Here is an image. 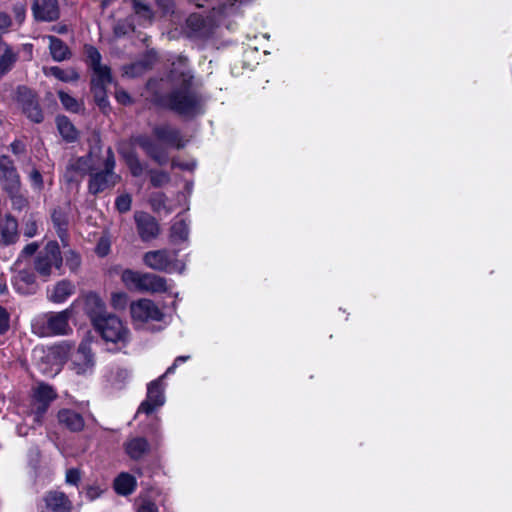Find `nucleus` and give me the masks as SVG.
Segmentation results:
<instances>
[{"mask_svg":"<svg viewBox=\"0 0 512 512\" xmlns=\"http://www.w3.org/2000/svg\"><path fill=\"white\" fill-rule=\"evenodd\" d=\"M113 488L118 495H128V473H120L113 483Z\"/></svg>","mask_w":512,"mask_h":512,"instance_id":"37","label":"nucleus"},{"mask_svg":"<svg viewBox=\"0 0 512 512\" xmlns=\"http://www.w3.org/2000/svg\"><path fill=\"white\" fill-rule=\"evenodd\" d=\"M157 140L166 146L175 147L177 149L184 146L180 132L169 125H162L155 129Z\"/></svg>","mask_w":512,"mask_h":512,"instance_id":"18","label":"nucleus"},{"mask_svg":"<svg viewBox=\"0 0 512 512\" xmlns=\"http://www.w3.org/2000/svg\"><path fill=\"white\" fill-rule=\"evenodd\" d=\"M59 423L64 425L71 431L78 432L84 427V420L82 416L70 409H62L58 412Z\"/></svg>","mask_w":512,"mask_h":512,"instance_id":"23","label":"nucleus"},{"mask_svg":"<svg viewBox=\"0 0 512 512\" xmlns=\"http://www.w3.org/2000/svg\"><path fill=\"white\" fill-rule=\"evenodd\" d=\"M170 237L172 242L180 243L188 240L189 224L182 218H176L170 229Z\"/></svg>","mask_w":512,"mask_h":512,"instance_id":"26","label":"nucleus"},{"mask_svg":"<svg viewBox=\"0 0 512 512\" xmlns=\"http://www.w3.org/2000/svg\"><path fill=\"white\" fill-rule=\"evenodd\" d=\"M45 511L44 512H70L71 504L64 493L52 491L44 497Z\"/></svg>","mask_w":512,"mask_h":512,"instance_id":"17","label":"nucleus"},{"mask_svg":"<svg viewBox=\"0 0 512 512\" xmlns=\"http://www.w3.org/2000/svg\"><path fill=\"white\" fill-rule=\"evenodd\" d=\"M189 359H190V356H178V357L175 359V361H174V362H175L177 365H179L180 363H184V362H186V361H187V360H189Z\"/></svg>","mask_w":512,"mask_h":512,"instance_id":"61","label":"nucleus"},{"mask_svg":"<svg viewBox=\"0 0 512 512\" xmlns=\"http://www.w3.org/2000/svg\"><path fill=\"white\" fill-rule=\"evenodd\" d=\"M84 310L94 324L106 315L103 301L93 293L84 297Z\"/></svg>","mask_w":512,"mask_h":512,"instance_id":"19","label":"nucleus"},{"mask_svg":"<svg viewBox=\"0 0 512 512\" xmlns=\"http://www.w3.org/2000/svg\"><path fill=\"white\" fill-rule=\"evenodd\" d=\"M111 82V76L108 79L95 83V78L91 80L92 91L94 93L95 100L100 107L106 106V86Z\"/></svg>","mask_w":512,"mask_h":512,"instance_id":"33","label":"nucleus"},{"mask_svg":"<svg viewBox=\"0 0 512 512\" xmlns=\"http://www.w3.org/2000/svg\"><path fill=\"white\" fill-rule=\"evenodd\" d=\"M62 261L59 245L56 242H49L38 253L35 259V270L44 280H47L54 270H60Z\"/></svg>","mask_w":512,"mask_h":512,"instance_id":"7","label":"nucleus"},{"mask_svg":"<svg viewBox=\"0 0 512 512\" xmlns=\"http://www.w3.org/2000/svg\"><path fill=\"white\" fill-rule=\"evenodd\" d=\"M142 146L146 149L147 153L159 164H164L168 161V152L166 148L160 147L158 144L150 141H144Z\"/></svg>","mask_w":512,"mask_h":512,"instance_id":"32","label":"nucleus"},{"mask_svg":"<svg viewBox=\"0 0 512 512\" xmlns=\"http://www.w3.org/2000/svg\"><path fill=\"white\" fill-rule=\"evenodd\" d=\"M47 39L52 58L55 61L65 60L68 56V47L55 36H48Z\"/></svg>","mask_w":512,"mask_h":512,"instance_id":"28","label":"nucleus"},{"mask_svg":"<svg viewBox=\"0 0 512 512\" xmlns=\"http://www.w3.org/2000/svg\"><path fill=\"white\" fill-rule=\"evenodd\" d=\"M144 264L152 270L182 273L185 264L177 259L176 253L166 249L148 251L143 255Z\"/></svg>","mask_w":512,"mask_h":512,"instance_id":"4","label":"nucleus"},{"mask_svg":"<svg viewBox=\"0 0 512 512\" xmlns=\"http://www.w3.org/2000/svg\"><path fill=\"white\" fill-rule=\"evenodd\" d=\"M116 98L120 103L124 105L128 102V94L125 91L117 92Z\"/></svg>","mask_w":512,"mask_h":512,"instance_id":"58","label":"nucleus"},{"mask_svg":"<svg viewBox=\"0 0 512 512\" xmlns=\"http://www.w3.org/2000/svg\"><path fill=\"white\" fill-rule=\"evenodd\" d=\"M135 221L138 233L142 240L149 241L156 238L159 234V225L156 220L146 213H136Z\"/></svg>","mask_w":512,"mask_h":512,"instance_id":"15","label":"nucleus"},{"mask_svg":"<svg viewBox=\"0 0 512 512\" xmlns=\"http://www.w3.org/2000/svg\"><path fill=\"white\" fill-rule=\"evenodd\" d=\"M111 302L115 309H124L128 303V298L123 292H115L112 294Z\"/></svg>","mask_w":512,"mask_h":512,"instance_id":"41","label":"nucleus"},{"mask_svg":"<svg viewBox=\"0 0 512 512\" xmlns=\"http://www.w3.org/2000/svg\"><path fill=\"white\" fill-rule=\"evenodd\" d=\"M94 142L96 145L91 147L87 155L70 160L66 174L69 181L75 180L77 176L83 177L85 175H91L104 164L106 151H103L102 148L98 146L99 140L97 137L94 138Z\"/></svg>","mask_w":512,"mask_h":512,"instance_id":"3","label":"nucleus"},{"mask_svg":"<svg viewBox=\"0 0 512 512\" xmlns=\"http://www.w3.org/2000/svg\"><path fill=\"white\" fill-rule=\"evenodd\" d=\"M150 450V445L146 438L136 437L130 440V459H141Z\"/></svg>","mask_w":512,"mask_h":512,"instance_id":"29","label":"nucleus"},{"mask_svg":"<svg viewBox=\"0 0 512 512\" xmlns=\"http://www.w3.org/2000/svg\"><path fill=\"white\" fill-rule=\"evenodd\" d=\"M114 159L110 149L106 150V159L99 170L94 171L90 175L88 189L89 192L96 195L111 187L117 182V176L113 172Z\"/></svg>","mask_w":512,"mask_h":512,"instance_id":"5","label":"nucleus"},{"mask_svg":"<svg viewBox=\"0 0 512 512\" xmlns=\"http://www.w3.org/2000/svg\"><path fill=\"white\" fill-rule=\"evenodd\" d=\"M14 287L21 294L32 293L35 289V276L29 270H21L14 278Z\"/></svg>","mask_w":512,"mask_h":512,"instance_id":"24","label":"nucleus"},{"mask_svg":"<svg viewBox=\"0 0 512 512\" xmlns=\"http://www.w3.org/2000/svg\"><path fill=\"white\" fill-rule=\"evenodd\" d=\"M0 182L3 189L9 194L19 192L20 179L13 164V161L8 156H0Z\"/></svg>","mask_w":512,"mask_h":512,"instance_id":"11","label":"nucleus"},{"mask_svg":"<svg viewBox=\"0 0 512 512\" xmlns=\"http://www.w3.org/2000/svg\"><path fill=\"white\" fill-rule=\"evenodd\" d=\"M109 248H110V245H109L108 240L100 239V241L98 242V244L96 246L95 251L99 256L103 257L108 254Z\"/></svg>","mask_w":512,"mask_h":512,"instance_id":"50","label":"nucleus"},{"mask_svg":"<svg viewBox=\"0 0 512 512\" xmlns=\"http://www.w3.org/2000/svg\"><path fill=\"white\" fill-rule=\"evenodd\" d=\"M37 248L38 246L35 243H31L24 248L23 252L27 255H32L36 252Z\"/></svg>","mask_w":512,"mask_h":512,"instance_id":"59","label":"nucleus"},{"mask_svg":"<svg viewBox=\"0 0 512 512\" xmlns=\"http://www.w3.org/2000/svg\"><path fill=\"white\" fill-rule=\"evenodd\" d=\"M105 489L100 487L99 485H90L86 488V498L90 501H94L97 498L101 497L104 493Z\"/></svg>","mask_w":512,"mask_h":512,"instance_id":"42","label":"nucleus"},{"mask_svg":"<svg viewBox=\"0 0 512 512\" xmlns=\"http://www.w3.org/2000/svg\"><path fill=\"white\" fill-rule=\"evenodd\" d=\"M17 221L7 216L0 224L1 242L5 245L14 243L17 239Z\"/></svg>","mask_w":512,"mask_h":512,"instance_id":"25","label":"nucleus"},{"mask_svg":"<svg viewBox=\"0 0 512 512\" xmlns=\"http://www.w3.org/2000/svg\"><path fill=\"white\" fill-rule=\"evenodd\" d=\"M11 18L7 13L0 12V33H4L11 26Z\"/></svg>","mask_w":512,"mask_h":512,"instance_id":"52","label":"nucleus"},{"mask_svg":"<svg viewBox=\"0 0 512 512\" xmlns=\"http://www.w3.org/2000/svg\"><path fill=\"white\" fill-rule=\"evenodd\" d=\"M45 73L47 75H52L63 82H74L79 78L78 73L72 68L61 69L60 67L54 66L45 69Z\"/></svg>","mask_w":512,"mask_h":512,"instance_id":"31","label":"nucleus"},{"mask_svg":"<svg viewBox=\"0 0 512 512\" xmlns=\"http://www.w3.org/2000/svg\"><path fill=\"white\" fill-rule=\"evenodd\" d=\"M177 364L174 362L170 367L167 368L166 372L162 375L164 376V378L169 375V374H173L177 368Z\"/></svg>","mask_w":512,"mask_h":512,"instance_id":"60","label":"nucleus"},{"mask_svg":"<svg viewBox=\"0 0 512 512\" xmlns=\"http://www.w3.org/2000/svg\"><path fill=\"white\" fill-rule=\"evenodd\" d=\"M130 314L137 327L149 321H160L163 318L162 311L149 299H141L130 304Z\"/></svg>","mask_w":512,"mask_h":512,"instance_id":"10","label":"nucleus"},{"mask_svg":"<svg viewBox=\"0 0 512 512\" xmlns=\"http://www.w3.org/2000/svg\"><path fill=\"white\" fill-rule=\"evenodd\" d=\"M75 291V286L67 280L59 281L48 291V299L53 303H62Z\"/></svg>","mask_w":512,"mask_h":512,"instance_id":"22","label":"nucleus"},{"mask_svg":"<svg viewBox=\"0 0 512 512\" xmlns=\"http://www.w3.org/2000/svg\"><path fill=\"white\" fill-rule=\"evenodd\" d=\"M150 202L153 210L158 214L168 215L174 210L173 205L168 202L167 197L163 193L153 194Z\"/></svg>","mask_w":512,"mask_h":512,"instance_id":"30","label":"nucleus"},{"mask_svg":"<svg viewBox=\"0 0 512 512\" xmlns=\"http://www.w3.org/2000/svg\"><path fill=\"white\" fill-rule=\"evenodd\" d=\"M9 328V315L7 311L0 307V334L6 332Z\"/></svg>","mask_w":512,"mask_h":512,"instance_id":"47","label":"nucleus"},{"mask_svg":"<svg viewBox=\"0 0 512 512\" xmlns=\"http://www.w3.org/2000/svg\"><path fill=\"white\" fill-rule=\"evenodd\" d=\"M13 13L16 20L21 24L25 19L26 8L23 4H16L13 7Z\"/></svg>","mask_w":512,"mask_h":512,"instance_id":"51","label":"nucleus"},{"mask_svg":"<svg viewBox=\"0 0 512 512\" xmlns=\"http://www.w3.org/2000/svg\"><path fill=\"white\" fill-rule=\"evenodd\" d=\"M94 325L106 341L116 343L123 338V324L119 318L114 315H105Z\"/></svg>","mask_w":512,"mask_h":512,"instance_id":"12","label":"nucleus"},{"mask_svg":"<svg viewBox=\"0 0 512 512\" xmlns=\"http://www.w3.org/2000/svg\"><path fill=\"white\" fill-rule=\"evenodd\" d=\"M57 126L60 134L67 141H73L77 137V132L72 125V123L68 120V118L62 116L57 118Z\"/></svg>","mask_w":512,"mask_h":512,"instance_id":"34","label":"nucleus"},{"mask_svg":"<svg viewBox=\"0 0 512 512\" xmlns=\"http://www.w3.org/2000/svg\"><path fill=\"white\" fill-rule=\"evenodd\" d=\"M69 350H70V348L66 344H60V345L51 347L47 353V358H53L54 363L50 367V369L41 368L43 373L51 374V375L57 374L60 371L61 365L65 362V360L68 356Z\"/></svg>","mask_w":512,"mask_h":512,"instance_id":"20","label":"nucleus"},{"mask_svg":"<svg viewBox=\"0 0 512 512\" xmlns=\"http://www.w3.org/2000/svg\"><path fill=\"white\" fill-rule=\"evenodd\" d=\"M55 397L53 388L46 384H39L33 390L31 413L35 423L41 424L44 414Z\"/></svg>","mask_w":512,"mask_h":512,"instance_id":"9","label":"nucleus"},{"mask_svg":"<svg viewBox=\"0 0 512 512\" xmlns=\"http://www.w3.org/2000/svg\"><path fill=\"white\" fill-rule=\"evenodd\" d=\"M29 178L34 188L41 189L43 187L42 175L37 169H33L30 172Z\"/></svg>","mask_w":512,"mask_h":512,"instance_id":"45","label":"nucleus"},{"mask_svg":"<svg viewBox=\"0 0 512 512\" xmlns=\"http://www.w3.org/2000/svg\"><path fill=\"white\" fill-rule=\"evenodd\" d=\"M116 206L120 212L128 211V198L125 196H121L116 201Z\"/></svg>","mask_w":512,"mask_h":512,"instance_id":"54","label":"nucleus"},{"mask_svg":"<svg viewBox=\"0 0 512 512\" xmlns=\"http://www.w3.org/2000/svg\"><path fill=\"white\" fill-rule=\"evenodd\" d=\"M9 195L13 199V204L17 208L21 209L25 205V202H26L25 199L22 196L18 195V192L14 193L13 195L12 194H9Z\"/></svg>","mask_w":512,"mask_h":512,"instance_id":"55","label":"nucleus"},{"mask_svg":"<svg viewBox=\"0 0 512 512\" xmlns=\"http://www.w3.org/2000/svg\"><path fill=\"white\" fill-rule=\"evenodd\" d=\"M16 60L9 46L0 39V77L7 73Z\"/></svg>","mask_w":512,"mask_h":512,"instance_id":"27","label":"nucleus"},{"mask_svg":"<svg viewBox=\"0 0 512 512\" xmlns=\"http://www.w3.org/2000/svg\"><path fill=\"white\" fill-rule=\"evenodd\" d=\"M52 219H53V222L55 223V225L58 227L59 236L62 237V233L66 226V221H65L64 217L61 215L60 212L54 211V213L52 215Z\"/></svg>","mask_w":512,"mask_h":512,"instance_id":"46","label":"nucleus"},{"mask_svg":"<svg viewBox=\"0 0 512 512\" xmlns=\"http://www.w3.org/2000/svg\"><path fill=\"white\" fill-rule=\"evenodd\" d=\"M182 86L168 97L169 107L177 113L192 117L202 112V99L191 88L190 76L182 73Z\"/></svg>","mask_w":512,"mask_h":512,"instance_id":"2","label":"nucleus"},{"mask_svg":"<svg viewBox=\"0 0 512 512\" xmlns=\"http://www.w3.org/2000/svg\"><path fill=\"white\" fill-rule=\"evenodd\" d=\"M130 494L133 492L135 486H136V480L130 475Z\"/></svg>","mask_w":512,"mask_h":512,"instance_id":"62","label":"nucleus"},{"mask_svg":"<svg viewBox=\"0 0 512 512\" xmlns=\"http://www.w3.org/2000/svg\"><path fill=\"white\" fill-rule=\"evenodd\" d=\"M64 31H65V28H64V27H63V28H60V29L58 30V32H60V33L64 32Z\"/></svg>","mask_w":512,"mask_h":512,"instance_id":"63","label":"nucleus"},{"mask_svg":"<svg viewBox=\"0 0 512 512\" xmlns=\"http://www.w3.org/2000/svg\"><path fill=\"white\" fill-rule=\"evenodd\" d=\"M134 9L136 14L140 15L144 19H151L152 13L147 5L136 1L134 2Z\"/></svg>","mask_w":512,"mask_h":512,"instance_id":"44","label":"nucleus"},{"mask_svg":"<svg viewBox=\"0 0 512 512\" xmlns=\"http://www.w3.org/2000/svg\"><path fill=\"white\" fill-rule=\"evenodd\" d=\"M81 479V473L79 469L71 468L66 472V482L71 485H77Z\"/></svg>","mask_w":512,"mask_h":512,"instance_id":"43","label":"nucleus"},{"mask_svg":"<svg viewBox=\"0 0 512 512\" xmlns=\"http://www.w3.org/2000/svg\"><path fill=\"white\" fill-rule=\"evenodd\" d=\"M150 181L154 186L160 187L170 181V176L168 173L163 171H153L150 175Z\"/></svg>","mask_w":512,"mask_h":512,"instance_id":"39","label":"nucleus"},{"mask_svg":"<svg viewBox=\"0 0 512 512\" xmlns=\"http://www.w3.org/2000/svg\"><path fill=\"white\" fill-rule=\"evenodd\" d=\"M20 96L23 97V111L32 121L39 123L43 119L42 112L35 101L31 91L26 88L20 89Z\"/></svg>","mask_w":512,"mask_h":512,"instance_id":"21","label":"nucleus"},{"mask_svg":"<svg viewBox=\"0 0 512 512\" xmlns=\"http://www.w3.org/2000/svg\"><path fill=\"white\" fill-rule=\"evenodd\" d=\"M138 512H158V510L153 502L144 498L139 504Z\"/></svg>","mask_w":512,"mask_h":512,"instance_id":"49","label":"nucleus"},{"mask_svg":"<svg viewBox=\"0 0 512 512\" xmlns=\"http://www.w3.org/2000/svg\"><path fill=\"white\" fill-rule=\"evenodd\" d=\"M11 150L15 155H20L25 152V145L21 141H14L11 143Z\"/></svg>","mask_w":512,"mask_h":512,"instance_id":"53","label":"nucleus"},{"mask_svg":"<svg viewBox=\"0 0 512 512\" xmlns=\"http://www.w3.org/2000/svg\"><path fill=\"white\" fill-rule=\"evenodd\" d=\"M24 234L27 237H33L36 234V225L34 222L27 223Z\"/></svg>","mask_w":512,"mask_h":512,"instance_id":"56","label":"nucleus"},{"mask_svg":"<svg viewBox=\"0 0 512 512\" xmlns=\"http://www.w3.org/2000/svg\"><path fill=\"white\" fill-rule=\"evenodd\" d=\"M172 167H179L181 169L192 170L195 167V164L180 163V162H178L177 160L174 159L172 161Z\"/></svg>","mask_w":512,"mask_h":512,"instance_id":"57","label":"nucleus"},{"mask_svg":"<svg viewBox=\"0 0 512 512\" xmlns=\"http://www.w3.org/2000/svg\"><path fill=\"white\" fill-rule=\"evenodd\" d=\"M128 32V22L121 20L117 22L113 28V35L111 38V44L118 46L121 42H125V37Z\"/></svg>","mask_w":512,"mask_h":512,"instance_id":"36","label":"nucleus"},{"mask_svg":"<svg viewBox=\"0 0 512 512\" xmlns=\"http://www.w3.org/2000/svg\"><path fill=\"white\" fill-rule=\"evenodd\" d=\"M143 172V167L139 161L130 154V174L140 176Z\"/></svg>","mask_w":512,"mask_h":512,"instance_id":"48","label":"nucleus"},{"mask_svg":"<svg viewBox=\"0 0 512 512\" xmlns=\"http://www.w3.org/2000/svg\"><path fill=\"white\" fill-rule=\"evenodd\" d=\"M32 12L36 20L52 22L59 18L57 0H34Z\"/></svg>","mask_w":512,"mask_h":512,"instance_id":"14","label":"nucleus"},{"mask_svg":"<svg viewBox=\"0 0 512 512\" xmlns=\"http://www.w3.org/2000/svg\"><path fill=\"white\" fill-rule=\"evenodd\" d=\"M95 360L89 343H81L73 356L72 369L78 375H90L93 372Z\"/></svg>","mask_w":512,"mask_h":512,"instance_id":"13","label":"nucleus"},{"mask_svg":"<svg viewBox=\"0 0 512 512\" xmlns=\"http://www.w3.org/2000/svg\"><path fill=\"white\" fill-rule=\"evenodd\" d=\"M65 262L71 271H76L80 264V256L72 250L65 252Z\"/></svg>","mask_w":512,"mask_h":512,"instance_id":"40","label":"nucleus"},{"mask_svg":"<svg viewBox=\"0 0 512 512\" xmlns=\"http://www.w3.org/2000/svg\"><path fill=\"white\" fill-rule=\"evenodd\" d=\"M86 54L89 65L93 70L92 78H95V83L101 82L103 79H108V77L111 76L110 69L108 66L101 64V55L99 51L96 48L89 46L86 48Z\"/></svg>","mask_w":512,"mask_h":512,"instance_id":"16","label":"nucleus"},{"mask_svg":"<svg viewBox=\"0 0 512 512\" xmlns=\"http://www.w3.org/2000/svg\"><path fill=\"white\" fill-rule=\"evenodd\" d=\"M235 2L236 0H211L209 6L212 9L213 17L227 15Z\"/></svg>","mask_w":512,"mask_h":512,"instance_id":"35","label":"nucleus"},{"mask_svg":"<svg viewBox=\"0 0 512 512\" xmlns=\"http://www.w3.org/2000/svg\"><path fill=\"white\" fill-rule=\"evenodd\" d=\"M59 98H60L62 105L67 110L72 111V112H77L79 110V108H80L79 103L76 101V99H74L67 93L60 91Z\"/></svg>","mask_w":512,"mask_h":512,"instance_id":"38","label":"nucleus"},{"mask_svg":"<svg viewBox=\"0 0 512 512\" xmlns=\"http://www.w3.org/2000/svg\"><path fill=\"white\" fill-rule=\"evenodd\" d=\"M71 316L72 307L59 312L41 313L32 320V332L39 337L67 335L71 331Z\"/></svg>","mask_w":512,"mask_h":512,"instance_id":"1","label":"nucleus"},{"mask_svg":"<svg viewBox=\"0 0 512 512\" xmlns=\"http://www.w3.org/2000/svg\"><path fill=\"white\" fill-rule=\"evenodd\" d=\"M130 282L141 292L147 293H165L170 286L167 280L153 273H138L130 271Z\"/></svg>","mask_w":512,"mask_h":512,"instance_id":"8","label":"nucleus"},{"mask_svg":"<svg viewBox=\"0 0 512 512\" xmlns=\"http://www.w3.org/2000/svg\"><path fill=\"white\" fill-rule=\"evenodd\" d=\"M165 389L164 376L149 382L146 398L139 405L136 416L141 414L151 415L163 407L166 402Z\"/></svg>","mask_w":512,"mask_h":512,"instance_id":"6","label":"nucleus"}]
</instances>
